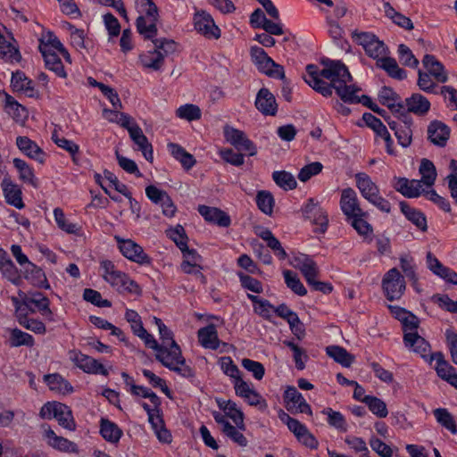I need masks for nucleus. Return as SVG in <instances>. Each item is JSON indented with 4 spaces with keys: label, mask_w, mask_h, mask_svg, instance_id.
<instances>
[{
    "label": "nucleus",
    "mask_w": 457,
    "mask_h": 457,
    "mask_svg": "<svg viewBox=\"0 0 457 457\" xmlns=\"http://www.w3.org/2000/svg\"><path fill=\"white\" fill-rule=\"evenodd\" d=\"M321 64L324 66L321 71L314 64L306 66V75L303 76V79L314 90L328 97L332 95V90L335 89L337 96L345 103H361L367 107L374 104L369 96L365 95L358 96L356 95L360 88L348 84L352 81V76L343 62L327 59L322 60Z\"/></svg>",
    "instance_id": "f257e3e1"
},
{
    "label": "nucleus",
    "mask_w": 457,
    "mask_h": 457,
    "mask_svg": "<svg viewBox=\"0 0 457 457\" xmlns=\"http://www.w3.org/2000/svg\"><path fill=\"white\" fill-rule=\"evenodd\" d=\"M155 358L164 367L184 378H189L195 376L193 369L186 363L180 347L176 341H171V346L162 345L156 352Z\"/></svg>",
    "instance_id": "f03ea898"
},
{
    "label": "nucleus",
    "mask_w": 457,
    "mask_h": 457,
    "mask_svg": "<svg viewBox=\"0 0 457 457\" xmlns=\"http://www.w3.org/2000/svg\"><path fill=\"white\" fill-rule=\"evenodd\" d=\"M103 270V278L120 293L140 294L138 285L129 277L116 269L114 263L110 260H104L100 262Z\"/></svg>",
    "instance_id": "7ed1b4c3"
},
{
    "label": "nucleus",
    "mask_w": 457,
    "mask_h": 457,
    "mask_svg": "<svg viewBox=\"0 0 457 457\" xmlns=\"http://www.w3.org/2000/svg\"><path fill=\"white\" fill-rule=\"evenodd\" d=\"M352 38L363 47L370 57L376 59L377 62H379L380 59L386 56V46L373 33L354 30L352 32Z\"/></svg>",
    "instance_id": "20e7f679"
},
{
    "label": "nucleus",
    "mask_w": 457,
    "mask_h": 457,
    "mask_svg": "<svg viewBox=\"0 0 457 457\" xmlns=\"http://www.w3.org/2000/svg\"><path fill=\"white\" fill-rule=\"evenodd\" d=\"M397 120L385 117L389 128L395 132L398 144L403 147H408L412 142V119L405 111L395 115Z\"/></svg>",
    "instance_id": "39448f33"
},
{
    "label": "nucleus",
    "mask_w": 457,
    "mask_h": 457,
    "mask_svg": "<svg viewBox=\"0 0 457 457\" xmlns=\"http://www.w3.org/2000/svg\"><path fill=\"white\" fill-rule=\"evenodd\" d=\"M251 57L257 69L269 77L285 79V71L282 65L276 63L267 53L259 46L251 48Z\"/></svg>",
    "instance_id": "423d86ee"
},
{
    "label": "nucleus",
    "mask_w": 457,
    "mask_h": 457,
    "mask_svg": "<svg viewBox=\"0 0 457 457\" xmlns=\"http://www.w3.org/2000/svg\"><path fill=\"white\" fill-rule=\"evenodd\" d=\"M40 416L43 419L54 418L62 427L70 430H74L76 428L71 409L61 403H45L40 410Z\"/></svg>",
    "instance_id": "0eeeda50"
},
{
    "label": "nucleus",
    "mask_w": 457,
    "mask_h": 457,
    "mask_svg": "<svg viewBox=\"0 0 457 457\" xmlns=\"http://www.w3.org/2000/svg\"><path fill=\"white\" fill-rule=\"evenodd\" d=\"M382 288L389 301L398 300L403 295L406 284L403 276L396 268L390 269L382 279Z\"/></svg>",
    "instance_id": "6e6552de"
},
{
    "label": "nucleus",
    "mask_w": 457,
    "mask_h": 457,
    "mask_svg": "<svg viewBox=\"0 0 457 457\" xmlns=\"http://www.w3.org/2000/svg\"><path fill=\"white\" fill-rule=\"evenodd\" d=\"M114 239L120 252L125 258L140 265L151 264V257L146 254L142 246L135 241L132 239H124L120 236H114Z\"/></svg>",
    "instance_id": "1a4fd4ad"
},
{
    "label": "nucleus",
    "mask_w": 457,
    "mask_h": 457,
    "mask_svg": "<svg viewBox=\"0 0 457 457\" xmlns=\"http://www.w3.org/2000/svg\"><path fill=\"white\" fill-rule=\"evenodd\" d=\"M223 135L228 143L237 150L245 152L248 155L253 156L257 154V147L242 130L226 125L223 128Z\"/></svg>",
    "instance_id": "9d476101"
},
{
    "label": "nucleus",
    "mask_w": 457,
    "mask_h": 457,
    "mask_svg": "<svg viewBox=\"0 0 457 457\" xmlns=\"http://www.w3.org/2000/svg\"><path fill=\"white\" fill-rule=\"evenodd\" d=\"M303 216L311 220L317 226L314 229L317 233H325L328 225V213L320 207V203L313 198L308 199L302 209Z\"/></svg>",
    "instance_id": "9b49d317"
},
{
    "label": "nucleus",
    "mask_w": 457,
    "mask_h": 457,
    "mask_svg": "<svg viewBox=\"0 0 457 457\" xmlns=\"http://www.w3.org/2000/svg\"><path fill=\"white\" fill-rule=\"evenodd\" d=\"M70 359L84 372L103 376H108L109 374L107 369L97 360L80 352L71 351Z\"/></svg>",
    "instance_id": "f8f14e48"
},
{
    "label": "nucleus",
    "mask_w": 457,
    "mask_h": 457,
    "mask_svg": "<svg viewBox=\"0 0 457 457\" xmlns=\"http://www.w3.org/2000/svg\"><path fill=\"white\" fill-rule=\"evenodd\" d=\"M194 27L197 32L208 38H219L220 29L208 12L204 10L197 11L194 15Z\"/></svg>",
    "instance_id": "ddd939ff"
},
{
    "label": "nucleus",
    "mask_w": 457,
    "mask_h": 457,
    "mask_svg": "<svg viewBox=\"0 0 457 457\" xmlns=\"http://www.w3.org/2000/svg\"><path fill=\"white\" fill-rule=\"evenodd\" d=\"M340 208L343 213L346 216V219L356 214H359V216H369V213L361 208L357 194L351 187L345 188L342 191Z\"/></svg>",
    "instance_id": "4468645a"
},
{
    "label": "nucleus",
    "mask_w": 457,
    "mask_h": 457,
    "mask_svg": "<svg viewBox=\"0 0 457 457\" xmlns=\"http://www.w3.org/2000/svg\"><path fill=\"white\" fill-rule=\"evenodd\" d=\"M145 195L154 204L161 205L165 216L172 217L175 214L176 206L164 190L150 185L145 187Z\"/></svg>",
    "instance_id": "2eb2a0df"
},
{
    "label": "nucleus",
    "mask_w": 457,
    "mask_h": 457,
    "mask_svg": "<svg viewBox=\"0 0 457 457\" xmlns=\"http://www.w3.org/2000/svg\"><path fill=\"white\" fill-rule=\"evenodd\" d=\"M284 398L287 403V408L288 411L295 410V412L306 413L310 416L312 415L311 406L295 386H289L285 391Z\"/></svg>",
    "instance_id": "dca6fc26"
},
{
    "label": "nucleus",
    "mask_w": 457,
    "mask_h": 457,
    "mask_svg": "<svg viewBox=\"0 0 457 457\" xmlns=\"http://www.w3.org/2000/svg\"><path fill=\"white\" fill-rule=\"evenodd\" d=\"M292 263L295 269L302 272L307 284L312 283V279L316 278L320 273L317 263L306 254L295 256Z\"/></svg>",
    "instance_id": "f3484780"
},
{
    "label": "nucleus",
    "mask_w": 457,
    "mask_h": 457,
    "mask_svg": "<svg viewBox=\"0 0 457 457\" xmlns=\"http://www.w3.org/2000/svg\"><path fill=\"white\" fill-rule=\"evenodd\" d=\"M393 186L397 192L408 198L418 197L424 192L421 181L417 179L395 178V183Z\"/></svg>",
    "instance_id": "a211bd4d"
},
{
    "label": "nucleus",
    "mask_w": 457,
    "mask_h": 457,
    "mask_svg": "<svg viewBox=\"0 0 457 457\" xmlns=\"http://www.w3.org/2000/svg\"><path fill=\"white\" fill-rule=\"evenodd\" d=\"M23 304L26 306L28 311L32 312L37 309L44 316L50 317L53 314L49 308L48 298L39 292L33 293L29 295H23Z\"/></svg>",
    "instance_id": "6ab92c4d"
},
{
    "label": "nucleus",
    "mask_w": 457,
    "mask_h": 457,
    "mask_svg": "<svg viewBox=\"0 0 457 457\" xmlns=\"http://www.w3.org/2000/svg\"><path fill=\"white\" fill-rule=\"evenodd\" d=\"M403 343L407 348L420 354L428 362L430 345L425 338L420 336L418 332L415 334L409 333L408 335H403Z\"/></svg>",
    "instance_id": "aec40b11"
},
{
    "label": "nucleus",
    "mask_w": 457,
    "mask_h": 457,
    "mask_svg": "<svg viewBox=\"0 0 457 457\" xmlns=\"http://www.w3.org/2000/svg\"><path fill=\"white\" fill-rule=\"evenodd\" d=\"M44 58L46 67L60 78H66L67 73L58 54L47 46H38Z\"/></svg>",
    "instance_id": "412c9836"
},
{
    "label": "nucleus",
    "mask_w": 457,
    "mask_h": 457,
    "mask_svg": "<svg viewBox=\"0 0 457 457\" xmlns=\"http://www.w3.org/2000/svg\"><path fill=\"white\" fill-rule=\"evenodd\" d=\"M198 212L208 222L223 228H227L230 225V217L219 208L199 205Z\"/></svg>",
    "instance_id": "4be33fe9"
},
{
    "label": "nucleus",
    "mask_w": 457,
    "mask_h": 457,
    "mask_svg": "<svg viewBox=\"0 0 457 457\" xmlns=\"http://www.w3.org/2000/svg\"><path fill=\"white\" fill-rule=\"evenodd\" d=\"M255 106L265 115H275L278 108L275 96L265 87L259 90L256 96Z\"/></svg>",
    "instance_id": "5701e85b"
},
{
    "label": "nucleus",
    "mask_w": 457,
    "mask_h": 457,
    "mask_svg": "<svg viewBox=\"0 0 457 457\" xmlns=\"http://www.w3.org/2000/svg\"><path fill=\"white\" fill-rule=\"evenodd\" d=\"M378 98L379 102L387 106L395 115L405 111L401 97L390 87H382L378 93Z\"/></svg>",
    "instance_id": "b1692460"
},
{
    "label": "nucleus",
    "mask_w": 457,
    "mask_h": 457,
    "mask_svg": "<svg viewBox=\"0 0 457 457\" xmlns=\"http://www.w3.org/2000/svg\"><path fill=\"white\" fill-rule=\"evenodd\" d=\"M450 136V129L441 121L434 120L428 128V139L436 145L445 146Z\"/></svg>",
    "instance_id": "393cba45"
},
{
    "label": "nucleus",
    "mask_w": 457,
    "mask_h": 457,
    "mask_svg": "<svg viewBox=\"0 0 457 457\" xmlns=\"http://www.w3.org/2000/svg\"><path fill=\"white\" fill-rule=\"evenodd\" d=\"M129 137L131 140L137 145L144 157L147 161H153V147L147 137L144 135L142 129L138 125H134L129 129Z\"/></svg>",
    "instance_id": "a878e982"
},
{
    "label": "nucleus",
    "mask_w": 457,
    "mask_h": 457,
    "mask_svg": "<svg viewBox=\"0 0 457 457\" xmlns=\"http://www.w3.org/2000/svg\"><path fill=\"white\" fill-rule=\"evenodd\" d=\"M1 187L7 204L18 209H22L24 207L21 198L22 193L17 185L13 184L7 179H4L1 183Z\"/></svg>",
    "instance_id": "bb28decb"
},
{
    "label": "nucleus",
    "mask_w": 457,
    "mask_h": 457,
    "mask_svg": "<svg viewBox=\"0 0 457 457\" xmlns=\"http://www.w3.org/2000/svg\"><path fill=\"white\" fill-rule=\"evenodd\" d=\"M405 112L425 115L430 109V102L424 96L415 93L405 99Z\"/></svg>",
    "instance_id": "cd10ccee"
},
{
    "label": "nucleus",
    "mask_w": 457,
    "mask_h": 457,
    "mask_svg": "<svg viewBox=\"0 0 457 457\" xmlns=\"http://www.w3.org/2000/svg\"><path fill=\"white\" fill-rule=\"evenodd\" d=\"M422 63L428 71L427 73L433 76L436 81L441 83L447 81V73L445 72L443 64L434 55L426 54L423 57Z\"/></svg>",
    "instance_id": "c85d7f7f"
},
{
    "label": "nucleus",
    "mask_w": 457,
    "mask_h": 457,
    "mask_svg": "<svg viewBox=\"0 0 457 457\" xmlns=\"http://www.w3.org/2000/svg\"><path fill=\"white\" fill-rule=\"evenodd\" d=\"M16 145L28 157L37 160L39 162H44L45 154L43 150L29 137H18L16 138Z\"/></svg>",
    "instance_id": "c756f323"
},
{
    "label": "nucleus",
    "mask_w": 457,
    "mask_h": 457,
    "mask_svg": "<svg viewBox=\"0 0 457 457\" xmlns=\"http://www.w3.org/2000/svg\"><path fill=\"white\" fill-rule=\"evenodd\" d=\"M355 182L361 196L367 201L379 193L378 187L372 181L371 178L364 172L355 174Z\"/></svg>",
    "instance_id": "7c9ffc66"
},
{
    "label": "nucleus",
    "mask_w": 457,
    "mask_h": 457,
    "mask_svg": "<svg viewBox=\"0 0 457 457\" xmlns=\"http://www.w3.org/2000/svg\"><path fill=\"white\" fill-rule=\"evenodd\" d=\"M198 340L202 346L212 350H216L220 346V340L215 325L209 324L202 328L197 332Z\"/></svg>",
    "instance_id": "2f4dec72"
},
{
    "label": "nucleus",
    "mask_w": 457,
    "mask_h": 457,
    "mask_svg": "<svg viewBox=\"0 0 457 457\" xmlns=\"http://www.w3.org/2000/svg\"><path fill=\"white\" fill-rule=\"evenodd\" d=\"M158 19H147L144 15H139L136 21V26L137 32L144 37L145 39L154 38L157 35V23Z\"/></svg>",
    "instance_id": "473e14b6"
},
{
    "label": "nucleus",
    "mask_w": 457,
    "mask_h": 457,
    "mask_svg": "<svg viewBox=\"0 0 457 457\" xmlns=\"http://www.w3.org/2000/svg\"><path fill=\"white\" fill-rule=\"evenodd\" d=\"M400 208L405 217L418 228H420L421 231H427V219L421 212L411 208L406 202H401Z\"/></svg>",
    "instance_id": "72a5a7b5"
},
{
    "label": "nucleus",
    "mask_w": 457,
    "mask_h": 457,
    "mask_svg": "<svg viewBox=\"0 0 457 457\" xmlns=\"http://www.w3.org/2000/svg\"><path fill=\"white\" fill-rule=\"evenodd\" d=\"M44 381L51 391L60 394H69L73 391L71 384L65 380L60 374L54 373L44 376Z\"/></svg>",
    "instance_id": "f704fd0d"
},
{
    "label": "nucleus",
    "mask_w": 457,
    "mask_h": 457,
    "mask_svg": "<svg viewBox=\"0 0 457 457\" xmlns=\"http://www.w3.org/2000/svg\"><path fill=\"white\" fill-rule=\"evenodd\" d=\"M12 162L19 172V179L34 188H37L38 181L35 177L32 168L25 161L19 158H14Z\"/></svg>",
    "instance_id": "c9c22d12"
},
{
    "label": "nucleus",
    "mask_w": 457,
    "mask_h": 457,
    "mask_svg": "<svg viewBox=\"0 0 457 457\" xmlns=\"http://www.w3.org/2000/svg\"><path fill=\"white\" fill-rule=\"evenodd\" d=\"M100 434L110 443H118L122 436V430L114 423L106 419L100 421Z\"/></svg>",
    "instance_id": "e433bc0d"
},
{
    "label": "nucleus",
    "mask_w": 457,
    "mask_h": 457,
    "mask_svg": "<svg viewBox=\"0 0 457 457\" xmlns=\"http://www.w3.org/2000/svg\"><path fill=\"white\" fill-rule=\"evenodd\" d=\"M436 361L435 370L437 376L443 380L445 379L455 369L445 359L442 352H436L429 356L428 363Z\"/></svg>",
    "instance_id": "4c0bfd02"
},
{
    "label": "nucleus",
    "mask_w": 457,
    "mask_h": 457,
    "mask_svg": "<svg viewBox=\"0 0 457 457\" xmlns=\"http://www.w3.org/2000/svg\"><path fill=\"white\" fill-rule=\"evenodd\" d=\"M139 58L145 68L158 71L163 65L164 54L161 51L154 49L141 54Z\"/></svg>",
    "instance_id": "58836bf2"
},
{
    "label": "nucleus",
    "mask_w": 457,
    "mask_h": 457,
    "mask_svg": "<svg viewBox=\"0 0 457 457\" xmlns=\"http://www.w3.org/2000/svg\"><path fill=\"white\" fill-rule=\"evenodd\" d=\"M327 354L344 367H350L354 357L345 348L338 345H329L326 348Z\"/></svg>",
    "instance_id": "ea45409f"
},
{
    "label": "nucleus",
    "mask_w": 457,
    "mask_h": 457,
    "mask_svg": "<svg viewBox=\"0 0 457 457\" xmlns=\"http://www.w3.org/2000/svg\"><path fill=\"white\" fill-rule=\"evenodd\" d=\"M377 65L385 70L387 74L394 79L402 80L406 78V71L398 66L394 58L386 56L380 59L379 62H377Z\"/></svg>",
    "instance_id": "a19ab883"
},
{
    "label": "nucleus",
    "mask_w": 457,
    "mask_h": 457,
    "mask_svg": "<svg viewBox=\"0 0 457 457\" xmlns=\"http://www.w3.org/2000/svg\"><path fill=\"white\" fill-rule=\"evenodd\" d=\"M436 421L452 434H457V425L453 415L445 408H437L433 411Z\"/></svg>",
    "instance_id": "79ce46f5"
},
{
    "label": "nucleus",
    "mask_w": 457,
    "mask_h": 457,
    "mask_svg": "<svg viewBox=\"0 0 457 457\" xmlns=\"http://www.w3.org/2000/svg\"><path fill=\"white\" fill-rule=\"evenodd\" d=\"M384 12L389 19L393 21L394 23L398 25L401 28H403L407 30H411L413 29L412 21L403 14L396 12L389 3H386L384 4Z\"/></svg>",
    "instance_id": "37998d69"
},
{
    "label": "nucleus",
    "mask_w": 457,
    "mask_h": 457,
    "mask_svg": "<svg viewBox=\"0 0 457 457\" xmlns=\"http://www.w3.org/2000/svg\"><path fill=\"white\" fill-rule=\"evenodd\" d=\"M247 297L253 303L254 312L266 320H270L274 312V306L266 299H261L256 295L248 294Z\"/></svg>",
    "instance_id": "c03bdc74"
},
{
    "label": "nucleus",
    "mask_w": 457,
    "mask_h": 457,
    "mask_svg": "<svg viewBox=\"0 0 457 457\" xmlns=\"http://www.w3.org/2000/svg\"><path fill=\"white\" fill-rule=\"evenodd\" d=\"M420 173L421 174V179L420 180L421 181V184H424L427 187L434 185L436 178V171L432 162L428 159H423L420 166Z\"/></svg>",
    "instance_id": "a18cd8bd"
},
{
    "label": "nucleus",
    "mask_w": 457,
    "mask_h": 457,
    "mask_svg": "<svg viewBox=\"0 0 457 457\" xmlns=\"http://www.w3.org/2000/svg\"><path fill=\"white\" fill-rule=\"evenodd\" d=\"M367 218L368 216H359V214H356L346 220L350 221L353 228L360 236L368 237L372 234L373 228L372 226L367 221Z\"/></svg>",
    "instance_id": "49530a36"
},
{
    "label": "nucleus",
    "mask_w": 457,
    "mask_h": 457,
    "mask_svg": "<svg viewBox=\"0 0 457 457\" xmlns=\"http://www.w3.org/2000/svg\"><path fill=\"white\" fill-rule=\"evenodd\" d=\"M256 204L258 208L265 214L271 215L275 200L270 192L262 190L257 193Z\"/></svg>",
    "instance_id": "de8ad7c7"
},
{
    "label": "nucleus",
    "mask_w": 457,
    "mask_h": 457,
    "mask_svg": "<svg viewBox=\"0 0 457 457\" xmlns=\"http://www.w3.org/2000/svg\"><path fill=\"white\" fill-rule=\"evenodd\" d=\"M272 179L275 183L284 190H292L296 187V180L295 177L285 170L274 171L272 173Z\"/></svg>",
    "instance_id": "09e8293b"
},
{
    "label": "nucleus",
    "mask_w": 457,
    "mask_h": 457,
    "mask_svg": "<svg viewBox=\"0 0 457 457\" xmlns=\"http://www.w3.org/2000/svg\"><path fill=\"white\" fill-rule=\"evenodd\" d=\"M283 275L287 287H289L295 294L300 296H303L307 294L306 288L295 273L287 270L283 271Z\"/></svg>",
    "instance_id": "8fccbe9b"
},
{
    "label": "nucleus",
    "mask_w": 457,
    "mask_h": 457,
    "mask_svg": "<svg viewBox=\"0 0 457 457\" xmlns=\"http://www.w3.org/2000/svg\"><path fill=\"white\" fill-rule=\"evenodd\" d=\"M364 403L369 407L370 411L378 418H386L388 414L386 403L376 396H367L364 400Z\"/></svg>",
    "instance_id": "3c124183"
},
{
    "label": "nucleus",
    "mask_w": 457,
    "mask_h": 457,
    "mask_svg": "<svg viewBox=\"0 0 457 457\" xmlns=\"http://www.w3.org/2000/svg\"><path fill=\"white\" fill-rule=\"evenodd\" d=\"M322 413L328 416V423L331 427L343 432L347 430V423L341 412L333 411L331 408H326L322 411Z\"/></svg>",
    "instance_id": "603ef678"
},
{
    "label": "nucleus",
    "mask_w": 457,
    "mask_h": 457,
    "mask_svg": "<svg viewBox=\"0 0 457 457\" xmlns=\"http://www.w3.org/2000/svg\"><path fill=\"white\" fill-rule=\"evenodd\" d=\"M52 140L61 148L67 151L72 157V161L77 163L76 154L79 153V145L73 141L69 140L65 137H60L59 134L54 131L52 134Z\"/></svg>",
    "instance_id": "864d4df0"
},
{
    "label": "nucleus",
    "mask_w": 457,
    "mask_h": 457,
    "mask_svg": "<svg viewBox=\"0 0 457 457\" xmlns=\"http://www.w3.org/2000/svg\"><path fill=\"white\" fill-rule=\"evenodd\" d=\"M12 87L17 91L33 92L34 87L31 79L27 78L23 72L17 71L12 74L11 80Z\"/></svg>",
    "instance_id": "5fc2aeb1"
},
{
    "label": "nucleus",
    "mask_w": 457,
    "mask_h": 457,
    "mask_svg": "<svg viewBox=\"0 0 457 457\" xmlns=\"http://www.w3.org/2000/svg\"><path fill=\"white\" fill-rule=\"evenodd\" d=\"M228 404V406L227 408L225 407L224 411L227 418L232 420L235 425L237 426V428H239L240 430H245V425L244 422L245 416L243 411L237 408V403L233 401H231Z\"/></svg>",
    "instance_id": "6e6d98bb"
},
{
    "label": "nucleus",
    "mask_w": 457,
    "mask_h": 457,
    "mask_svg": "<svg viewBox=\"0 0 457 457\" xmlns=\"http://www.w3.org/2000/svg\"><path fill=\"white\" fill-rule=\"evenodd\" d=\"M54 216L55 222L59 228L65 231L68 234H77L79 231V228L76 224L69 222L66 220L63 211L57 207L54 210Z\"/></svg>",
    "instance_id": "4d7b16f0"
},
{
    "label": "nucleus",
    "mask_w": 457,
    "mask_h": 457,
    "mask_svg": "<svg viewBox=\"0 0 457 457\" xmlns=\"http://www.w3.org/2000/svg\"><path fill=\"white\" fill-rule=\"evenodd\" d=\"M25 278L27 279H30L31 282L37 287H43V284L46 283V278L43 270L32 262H29V264H27Z\"/></svg>",
    "instance_id": "13d9d810"
},
{
    "label": "nucleus",
    "mask_w": 457,
    "mask_h": 457,
    "mask_svg": "<svg viewBox=\"0 0 457 457\" xmlns=\"http://www.w3.org/2000/svg\"><path fill=\"white\" fill-rule=\"evenodd\" d=\"M11 345L13 347H18L21 345L26 346H33L34 345V338L31 335L21 331L19 328H14L11 332Z\"/></svg>",
    "instance_id": "bf43d9fd"
},
{
    "label": "nucleus",
    "mask_w": 457,
    "mask_h": 457,
    "mask_svg": "<svg viewBox=\"0 0 457 457\" xmlns=\"http://www.w3.org/2000/svg\"><path fill=\"white\" fill-rule=\"evenodd\" d=\"M244 430H240L237 428V426H233L231 424H227L226 428L222 429V433L228 436L234 443L238 445L239 446L245 447L248 444V440L243 435Z\"/></svg>",
    "instance_id": "052dcab7"
},
{
    "label": "nucleus",
    "mask_w": 457,
    "mask_h": 457,
    "mask_svg": "<svg viewBox=\"0 0 457 457\" xmlns=\"http://www.w3.org/2000/svg\"><path fill=\"white\" fill-rule=\"evenodd\" d=\"M176 112L178 117L188 121L199 120L201 118L200 108L197 105L192 104L181 105Z\"/></svg>",
    "instance_id": "680f3d73"
},
{
    "label": "nucleus",
    "mask_w": 457,
    "mask_h": 457,
    "mask_svg": "<svg viewBox=\"0 0 457 457\" xmlns=\"http://www.w3.org/2000/svg\"><path fill=\"white\" fill-rule=\"evenodd\" d=\"M400 266L405 276L412 281L413 286L418 282V276L416 273V264L413 258L409 256H402L400 258Z\"/></svg>",
    "instance_id": "e2e57ef3"
},
{
    "label": "nucleus",
    "mask_w": 457,
    "mask_h": 457,
    "mask_svg": "<svg viewBox=\"0 0 457 457\" xmlns=\"http://www.w3.org/2000/svg\"><path fill=\"white\" fill-rule=\"evenodd\" d=\"M137 6L141 15L147 17V19H158V8L153 0H137Z\"/></svg>",
    "instance_id": "0e129e2a"
},
{
    "label": "nucleus",
    "mask_w": 457,
    "mask_h": 457,
    "mask_svg": "<svg viewBox=\"0 0 457 457\" xmlns=\"http://www.w3.org/2000/svg\"><path fill=\"white\" fill-rule=\"evenodd\" d=\"M279 419L287 424L288 429L295 435V436H298L303 431L304 432L307 428L305 425L302 424L299 420L290 417L285 411H281L279 413Z\"/></svg>",
    "instance_id": "69168bd1"
},
{
    "label": "nucleus",
    "mask_w": 457,
    "mask_h": 457,
    "mask_svg": "<svg viewBox=\"0 0 457 457\" xmlns=\"http://www.w3.org/2000/svg\"><path fill=\"white\" fill-rule=\"evenodd\" d=\"M0 270L8 279L13 281L17 278V269L4 252L0 253Z\"/></svg>",
    "instance_id": "338daca9"
},
{
    "label": "nucleus",
    "mask_w": 457,
    "mask_h": 457,
    "mask_svg": "<svg viewBox=\"0 0 457 457\" xmlns=\"http://www.w3.org/2000/svg\"><path fill=\"white\" fill-rule=\"evenodd\" d=\"M398 54L400 62L411 68H416L419 65L418 59L413 55L411 50L405 45L401 44L398 46Z\"/></svg>",
    "instance_id": "774afa93"
}]
</instances>
